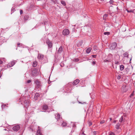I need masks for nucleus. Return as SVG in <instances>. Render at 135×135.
<instances>
[{
    "mask_svg": "<svg viewBox=\"0 0 135 135\" xmlns=\"http://www.w3.org/2000/svg\"><path fill=\"white\" fill-rule=\"evenodd\" d=\"M27 98L26 97H21L19 99L20 102H21V101H23V105L24 106V107H26V108L28 107L30 104V101L27 99Z\"/></svg>",
    "mask_w": 135,
    "mask_h": 135,
    "instance_id": "obj_1",
    "label": "nucleus"
},
{
    "mask_svg": "<svg viewBox=\"0 0 135 135\" xmlns=\"http://www.w3.org/2000/svg\"><path fill=\"white\" fill-rule=\"evenodd\" d=\"M46 43L48 46V48H51L52 46V44L49 40H47L46 41Z\"/></svg>",
    "mask_w": 135,
    "mask_h": 135,
    "instance_id": "obj_2",
    "label": "nucleus"
},
{
    "mask_svg": "<svg viewBox=\"0 0 135 135\" xmlns=\"http://www.w3.org/2000/svg\"><path fill=\"white\" fill-rule=\"evenodd\" d=\"M69 33V31L67 29H65L62 31L63 34L64 35H68Z\"/></svg>",
    "mask_w": 135,
    "mask_h": 135,
    "instance_id": "obj_3",
    "label": "nucleus"
},
{
    "mask_svg": "<svg viewBox=\"0 0 135 135\" xmlns=\"http://www.w3.org/2000/svg\"><path fill=\"white\" fill-rule=\"evenodd\" d=\"M35 83L36 84V87L39 88L41 86L40 81L38 80H37L35 81Z\"/></svg>",
    "mask_w": 135,
    "mask_h": 135,
    "instance_id": "obj_4",
    "label": "nucleus"
},
{
    "mask_svg": "<svg viewBox=\"0 0 135 135\" xmlns=\"http://www.w3.org/2000/svg\"><path fill=\"white\" fill-rule=\"evenodd\" d=\"M20 128V126L18 125L15 126L13 128V130L15 131H17Z\"/></svg>",
    "mask_w": 135,
    "mask_h": 135,
    "instance_id": "obj_5",
    "label": "nucleus"
},
{
    "mask_svg": "<svg viewBox=\"0 0 135 135\" xmlns=\"http://www.w3.org/2000/svg\"><path fill=\"white\" fill-rule=\"evenodd\" d=\"M123 56L124 57H127L128 58H129L130 62V63H131L130 61L132 59V57L131 56V57H129V54H128V53L127 52L124 53L123 54Z\"/></svg>",
    "mask_w": 135,
    "mask_h": 135,
    "instance_id": "obj_6",
    "label": "nucleus"
},
{
    "mask_svg": "<svg viewBox=\"0 0 135 135\" xmlns=\"http://www.w3.org/2000/svg\"><path fill=\"white\" fill-rule=\"evenodd\" d=\"M108 57H109L110 58L109 59H108L107 58V59H106L104 60V62H110L111 61V60L112 58V55H108Z\"/></svg>",
    "mask_w": 135,
    "mask_h": 135,
    "instance_id": "obj_7",
    "label": "nucleus"
},
{
    "mask_svg": "<svg viewBox=\"0 0 135 135\" xmlns=\"http://www.w3.org/2000/svg\"><path fill=\"white\" fill-rule=\"evenodd\" d=\"M80 82V80L78 79H77L74 80L73 83V85H75L78 84Z\"/></svg>",
    "mask_w": 135,
    "mask_h": 135,
    "instance_id": "obj_8",
    "label": "nucleus"
},
{
    "mask_svg": "<svg viewBox=\"0 0 135 135\" xmlns=\"http://www.w3.org/2000/svg\"><path fill=\"white\" fill-rule=\"evenodd\" d=\"M117 44L116 42H114L112 45L111 48L112 49H114L116 47Z\"/></svg>",
    "mask_w": 135,
    "mask_h": 135,
    "instance_id": "obj_9",
    "label": "nucleus"
},
{
    "mask_svg": "<svg viewBox=\"0 0 135 135\" xmlns=\"http://www.w3.org/2000/svg\"><path fill=\"white\" fill-rule=\"evenodd\" d=\"M32 75L33 76H36L37 75V73L36 71L33 70L32 72Z\"/></svg>",
    "mask_w": 135,
    "mask_h": 135,
    "instance_id": "obj_10",
    "label": "nucleus"
},
{
    "mask_svg": "<svg viewBox=\"0 0 135 135\" xmlns=\"http://www.w3.org/2000/svg\"><path fill=\"white\" fill-rule=\"evenodd\" d=\"M15 64V61H13L9 63L8 66H9V67H12Z\"/></svg>",
    "mask_w": 135,
    "mask_h": 135,
    "instance_id": "obj_11",
    "label": "nucleus"
},
{
    "mask_svg": "<svg viewBox=\"0 0 135 135\" xmlns=\"http://www.w3.org/2000/svg\"><path fill=\"white\" fill-rule=\"evenodd\" d=\"M36 135H43L40 129H38L37 131Z\"/></svg>",
    "mask_w": 135,
    "mask_h": 135,
    "instance_id": "obj_12",
    "label": "nucleus"
},
{
    "mask_svg": "<svg viewBox=\"0 0 135 135\" xmlns=\"http://www.w3.org/2000/svg\"><path fill=\"white\" fill-rule=\"evenodd\" d=\"M48 108L47 105L46 104H45L43 105L42 107V109L45 110H47Z\"/></svg>",
    "mask_w": 135,
    "mask_h": 135,
    "instance_id": "obj_13",
    "label": "nucleus"
},
{
    "mask_svg": "<svg viewBox=\"0 0 135 135\" xmlns=\"http://www.w3.org/2000/svg\"><path fill=\"white\" fill-rule=\"evenodd\" d=\"M63 49L62 46H60L59 48V49L57 51L58 53H61L63 51Z\"/></svg>",
    "mask_w": 135,
    "mask_h": 135,
    "instance_id": "obj_14",
    "label": "nucleus"
},
{
    "mask_svg": "<svg viewBox=\"0 0 135 135\" xmlns=\"http://www.w3.org/2000/svg\"><path fill=\"white\" fill-rule=\"evenodd\" d=\"M44 57V55L40 54L38 55V58L39 59H42Z\"/></svg>",
    "mask_w": 135,
    "mask_h": 135,
    "instance_id": "obj_15",
    "label": "nucleus"
},
{
    "mask_svg": "<svg viewBox=\"0 0 135 135\" xmlns=\"http://www.w3.org/2000/svg\"><path fill=\"white\" fill-rule=\"evenodd\" d=\"M122 90L124 92H126L127 90L126 86H123L122 88Z\"/></svg>",
    "mask_w": 135,
    "mask_h": 135,
    "instance_id": "obj_16",
    "label": "nucleus"
},
{
    "mask_svg": "<svg viewBox=\"0 0 135 135\" xmlns=\"http://www.w3.org/2000/svg\"><path fill=\"white\" fill-rule=\"evenodd\" d=\"M39 96V94L38 93H36L35 95L34 99L35 100H37Z\"/></svg>",
    "mask_w": 135,
    "mask_h": 135,
    "instance_id": "obj_17",
    "label": "nucleus"
},
{
    "mask_svg": "<svg viewBox=\"0 0 135 135\" xmlns=\"http://www.w3.org/2000/svg\"><path fill=\"white\" fill-rule=\"evenodd\" d=\"M60 115L59 114H57L56 115V118L57 119V120L58 121L60 119Z\"/></svg>",
    "mask_w": 135,
    "mask_h": 135,
    "instance_id": "obj_18",
    "label": "nucleus"
},
{
    "mask_svg": "<svg viewBox=\"0 0 135 135\" xmlns=\"http://www.w3.org/2000/svg\"><path fill=\"white\" fill-rule=\"evenodd\" d=\"M91 49V47H89L87 48L86 50V53L87 54L89 53L90 52Z\"/></svg>",
    "mask_w": 135,
    "mask_h": 135,
    "instance_id": "obj_19",
    "label": "nucleus"
},
{
    "mask_svg": "<svg viewBox=\"0 0 135 135\" xmlns=\"http://www.w3.org/2000/svg\"><path fill=\"white\" fill-rule=\"evenodd\" d=\"M37 64V62L36 61H34L33 62L32 66L33 67H36Z\"/></svg>",
    "mask_w": 135,
    "mask_h": 135,
    "instance_id": "obj_20",
    "label": "nucleus"
},
{
    "mask_svg": "<svg viewBox=\"0 0 135 135\" xmlns=\"http://www.w3.org/2000/svg\"><path fill=\"white\" fill-rule=\"evenodd\" d=\"M124 69V66L123 65H121L120 66V70H123Z\"/></svg>",
    "mask_w": 135,
    "mask_h": 135,
    "instance_id": "obj_21",
    "label": "nucleus"
},
{
    "mask_svg": "<svg viewBox=\"0 0 135 135\" xmlns=\"http://www.w3.org/2000/svg\"><path fill=\"white\" fill-rule=\"evenodd\" d=\"M67 124V123L66 122H63L62 124V126L63 127H65L66 126Z\"/></svg>",
    "mask_w": 135,
    "mask_h": 135,
    "instance_id": "obj_22",
    "label": "nucleus"
},
{
    "mask_svg": "<svg viewBox=\"0 0 135 135\" xmlns=\"http://www.w3.org/2000/svg\"><path fill=\"white\" fill-rule=\"evenodd\" d=\"M61 3L64 6H65L66 5V3L65 2L63 1H61Z\"/></svg>",
    "mask_w": 135,
    "mask_h": 135,
    "instance_id": "obj_23",
    "label": "nucleus"
},
{
    "mask_svg": "<svg viewBox=\"0 0 135 135\" xmlns=\"http://www.w3.org/2000/svg\"><path fill=\"white\" fill-rule=\"evenodd\" d=\"M129 71V69L128 68H126L124 70V71L126 72V73H128V72Z\"/></svg>",
    "mask_w": 135,
    "mask_h": 135,
    "instance_id": "obj_24",
    "label": "nucleus"
},
{
    "mask_svg": "<svg viewBox=\"0 0 135 135\" xmlns=\"http://www.w3.org/2000/svg\"><path fill=\"white\" fill-rule=\"evenodd\" d=\"M123 116H122L119 120V122H121L123 121Z\"/></svg>",
    "mask_w": 135,
    "mask_h": 135,
    "instance_id": "obj_25",
    "label": "nucleus"
},
{
    "mask_svg": "<svg viewBox=\"0 0 135 135\" xmlns=\"http://www.w3.org/2000/svg\"><path fill=\"white\" fill-rule=\"evenodd\" d=\"M120 126V124L119 123H118L117 124L116 126V128L117 129H118L119 128Z\"/></svg>",
    "mask_w": 135,
    "mask_h": 135,
    "instance_id": "obj_26",
    "label": "nucleus"
},
{
    "mask_svg": "<svg viewBox=\"0 0 135 135\" xmlns=\"http://www.w3.org/2000/svg\"><path fill=\"white\" fill-rule=\"evenodd\" d=\"M16 10L15 8H12L11 9V12L12 13H13Z\"/></svg>",
    "mask_w": 135,
    "mask_h": 135,
    "instance_id": "obj_27",
    "label": "nucleus"
},
{
    "mask_svg": "<svg viewBox=\"0 0 135 135\" xmlns=\"http://www.w3.org/2000/svg\"><path fill=\"white\" fill-rule=\"evenodd\" d=\"M104 35H109L110 34V33L109 32H104Z\"/></svg>",
    "mask_w": 135,
    "mask_h": 135,
    "instance_id": "obj_28",
    "label": "nucleus"
},
{
    "mask_svg": "<svg viewBox=\"0 0 135 135\" xmlns=\"http://www.w3.org/2000/svg\"><path fill=\"white\" fill-rule=\"evenodd\" d=\"M79 59L78 58L75 59L73 61H74L76 62H78L79 61Z\"/></svg>",
    "mask_w": 135,
    "mask_h": 135,
    "instance_id": "obj_29",
    "label": "nucleus"
},
{
    "mask_svg": "<svg viewBox=\"0 0 135 135\" xmlns=\"http://www.w3.org/2000/svg\"><path fill=\"white\" fill-rule=\"evenodd\" d=\"M109 2L110 4H113L114 3V2L113 0H110L109 1Z\"/></svg>",
    "mask_w": 135,
    "mask_h": 135,
    "instance_id": "obj_30",
    "label": "nucleus"
},
{
    "mask_svg": "<svg viewBox=\"0 0 135 135\" xmlns=\"http://www.w3.org/2000/svg\"><path fill=\"white\" fill-rule=\"evenodd\" d=\"M121 78V75H119L117 76V79H118V80L120 79Z\"/></svg>",
    "mask_w": 135,
    "mask_h": 135,
    "instance_id": "obj_31",
    "label": "nucleus"
},
{
    "mask_svg": "<svg viewBox=\"0 0 135 135\" xmlns=\"http://www.w3.org/2000/svg\"><path fill=\"white\" fill-rule=\"evenodd\" d=\"M108 16V15L107 14H105L103 16V18L104 19V18L105 19Z\"/></svg>",
    "mask_w": 135,
    "mask_h": 135,
    "instance_id": "obj_32",
    "label": "nucleus"
},
{
    "mask_svg": "<svg viewBox=\"0 0 135 135\" xmlns=\"http://www.w3.org/2000/svg\"><path fill=\"white\" fill-rule=\"evenodd\" d=\"M94 50H96L97 49V48L96 46H94Z\"/></svg>",
    "mask_w": 135,
    "mask_h": 135,
    "instance_id": "obj_33",
    "label": "nucleus"
},
{
    "mask_svg": "<svg viewBox=\"0 0 135 135\" xmlns=\"http://www.w3.org/2000/svg\"><path fill=\"white\" fill-rule=\"evenodd\" d=\"M6 106V105H5V104H3L2 105L1 107H2V108L3 109V108H4V107H5Z\"/></svg>",
    "mask_w": 135,
    "mask_h": 135,
    "instance_id": "obj_34",
    "label": "nucleus"
},
{
    "mask_svg": "<svg viewBox=\"0 0 135 135\" xmlns=\"http://www.w3.org/2000/svg\"><path fill=\"white\" fill-rule=\"evenodd\" d=\"M88 124L89 125V126H90L92 125V123L91 122H89Z\"/></svg>",
    "mask_w": 135,
    "mask_h": 135,
    "instance_id": "obj_35",
    "label": "nucleus"
},
{
    "mask_svg": "<svg viewBox=\"0 0 135 135\" xmlns=\"http://www.w3.org/2000/svg\"><path fill=\"white\" fill-rule=\"evenodd\" d=\"M105 122V121L104 120H102L100 122V123L101 124H102L104 123Z\"/></svg>",
    "mask_w": 135,
    "mask_h": 135,
    "instance_id": "obj_36",
    "label": "nucleus"
},
{
    "mask_svg": "<svg viewBox=\"0 0 135 135\" xmlns=\"http://www.w3.org/2000/svg\"><path fill=\"white\" fill-rule=\"evenodd\" d=\"M3 63V61L0 59V65Z\"/></svg>",
    "mask_w": 135,
    "mask_h": 135,
    "instance_id": "obj_37",
    "label": "nucleus"
},
{
    "mask_svg": "<svg viewBox=\"0 0 135 135\" xmlns=\"http://www.w3.org/2000/svg\"><path fill=\"white\" fill-rule=\"evenodd\" d=\"M92 64L93 65H95L96 64V62L95 61H93L92 62Z\"/></svg>",
    "mask_w": 135,
    "mask_h": 135,
    "instance_id": "obj_38",
    "label": "nucleus"
},
{
    "mask_svg": "<svg viewBox=\"0 0 135 135\" xmlns=\"http://www.w3.org/2000/svg\"><path fill=\"white\" fill-rule=\"evenodd\" d=\"M20 12L21 15L23 13L22 10H21L20 11Z\"/></svg>",
    "mask_w": 135,
    "mask_h": 135,
    "instance_id": "obj_39",
    "label": "nucleus"
},
{
    "mask_svg": "<svg viewBox=\"0 0 135 135\" xmlns=\"http://www.w3.org/2000/svg\"><path fill=\"white\" fill-rule=\"evenodd\" d=\"M31 80H28L27 81V83H30L31 82Z\"/></svg>",
    "mask_w": 135,
    "mask_h": 135,
    "instance_id": "obj_40",
    "label": "nucleus"
},
{
    "mask_svg": "<svg viewBox=\"0 0 135 135\" xmlns=\"http://www.w3.org/2000/svg\"><path fill=\"white\" fill-rule=\"evenodd\" d=\"M92 56L94 58H95L97 56L96 55H92Z\"/></svg>",
    "mask_w": 135,
    "mask_h": 135,
    "instance_id": "obj_41",
    "label": "nucleus"
},
{
    "mask_svg": "<svg viewBox=\"0 0 135 135\" xmlns=\"http://www.w3.org/2000/svg\"><path fill=\"white\" fill-rule=\"evenodd\" d=\"M109 135H115L114 134V133H110Z\"/></svg>",
    "mask_w": 135,
    "mask_h": 135,
    "instance_id": "obj_42",
    "label": "nucleus"
},
{
    "mask_svg": "<svg viewBox=\"0 0 135 135\" xmlns=\"http://www.w3.org/2000/svg\"><path fill=\"white\" fill-rule=\"evenodd\" d=\"M21 45V44L20 43H18L17 44V45L18 46H20Z\"/></svg>",
    "mask_w": 135,
    "mask_h": 135,
    "instance_id": "obj_43",
    "label": "nucleus"
},
{
    "mask_svg": "<svg viewBox=\"0 0 135 135\" xmlns=\"http://www.w3.org/2000/svg\"><path fill=\"white\" fill-rule=\"evenodd\" d=\"M127 12H132V10H130L129 11H128V10L127 11Z\"/></svg>",
    "mask_w": 135,
    "mask_h": 135,
    "instance_id": "obj_44",
    "label": "nucleus"
},
{
    "mask_svg": "<svg viewBox=\"0 0 135 135\" xmlns=\"http://www.w3.org/2000/svg\"><path fill=\"white\" fill-rule=\"evenodd\" d=\"M116 122V120H114L113 121V123H115Z\"/></svg>",
    "mask_w": 135,
    "mask_h": 135,
    "instance_id": "obj_45",
    "label": "nucleus"
},
{
    "mask_svg": "<svg viewBox=\"0 0 135 135\" xmlns=\"http://www.w3.org/2000/svg\"><path fill=\"white\" fill-rule=\"evenodd\" d=\"M118 63V61H116L115 62V64H117Z\"/></svg>",
    "mask_w": 135,
    "mask_h": 135,
    "instance_id": "obj_46",
    "label": "nucleus"
},
{
    "mask_svg": "<svg viewBox=\"0 0 135 135\" xmlns=\"http://www.w3.org/2000/svg\"><path fill=\"white\" fill-rule=\"evenodd\" d=\"M133 94H132L131 95H130V97H131V96H133Z\"/></svg>",
    "mask_w": 135,
    "mask_h": 135,
    "instance_id": "obj_47",
    "label": "nucleus"
},
{
    "mask_svg": "<svg viewBox=\"0 0 135 135\" xmlns=\"http://www.w3.org/2000/svg\"><path fill=\"white\" fill-rule=\"evenodd\" d=\"M79 103H81V104H83V103H82L81 102H79Z\"/></svg>",
    "mask_w": 135,
    "mask_h": 135,
    "instance_id": "obj_48",
    "label": "nucleus"
},
{
    "mask_svg": "<svg viewBox=\"0 0 135 135\" xmlns=\"http://www.w3.org/2000/svg\"><path fill=\"white\" fill-rule=\"evenodd\" d=\"M112 118H110V121L112 120Z\"/></svg>",
    "mask_w": 135,
    "mask_h": 135,
    "instance_id": "obj_49",
    "label": "nucleus"
},
{
    "mask_svg": "<svg viewBox=\"0 0 135 135\" xmlns=\"http://www.w3.org/2000/svg\"><path fill=\"white\" fill-rule=\"evenodd\" d=\"M25 17H24V19H25Z\"/></svg>",
    "mask_w": 135,
    "mask_h": 135,
    "instance_id": "obj_50",
    "label": "nucleus"
}]
</instances>
